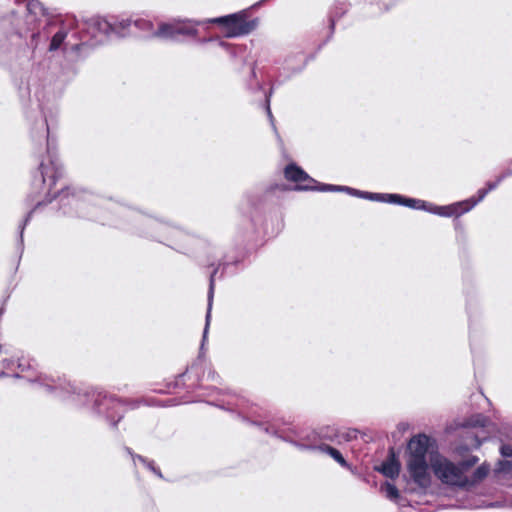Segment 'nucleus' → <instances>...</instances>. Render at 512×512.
<instances>
[{
  "instance_id": "c85d7f7f",
  "label": "nucleus",
  "mask_w": 512,
  "mask_h": 512,
  "mask_svg": "<svg viewBox=\"0 0 512 512\" xmlns=\"http://www.w3.org/2000/svg\"><path fill=\"white\" fill-rule=\"evenodd\" d=\"M8 354L9 351L7 349H3L2 345H0V376L4 375V369H8L10 367V362H8L6 357Z\"/></svg>"
},
{
  "instance_id": "58836bf2",
  "label": "nucleus",
  "mask_w": 512,
  "mask_h": 512,
  "mask_svg": "<svg viewBox=\"0 0 512 512\" xmlns=\"http://www.w3.org/2000/svg\"><path fill=\"white\" fill-rule=\"evenodd\" d=\"M219 45H220V46H226L227 44H226L225 42H223V41H220V42H219Z\"/></svg>"
},
{
  "instance_id": "7ed1b4c3",
  "label": "nucleus",
  "mask_w": 512,
  "mask_h": 512,
  "mask_svg": "<svg viewBox=\"0 0 512 512\" xmlns=\"http://www.w3.org/2000/svg\"><path fill=\"white\" fill-rule=\"evenodd\" d=\"M2 348L9 351V354L6 355V357L8 362H10V367L8 369H4V372L6 370H13L14 366H16L18 371L13 374L15 378H23L29 382L37 383L44 387L48 392H55L57 396L62 399L74 400V395L80 396V393L77 392V388L70 382H67L66 379L61 377L55 378L50 375L42 374L34 376V373L29 371L31 364L28 360L19 357L15 360L12 347L4 345Z\"/></svg>"
},
{
  "instance_id": "f257e3e1",
  "label": "nucleus",
  "mask_w": 512,
  "mask_h": 512,
  "mask_svg": "<svg viewBox=\"0 0 512 512\" xmlns=\"http://www.w3.org/2000/svg\"><path fill=\"white\" fill-rule=\"evenodd\" d=\"M47 133V159H43L39 165L37 172L33 176L32 187L37 191L39 195H43L44 199L39 200L36 203L34 210L42 205H46L52 202L55 197L59 198L60 207L64 213H70V210L66 209V206L74 208L80 216H85L82 211L85 203L90 200L91 196L85 192H72L61 191L58 194H53L52 188L56 184L58 178L62 176V169L58 162V159L52 152V146L49 139V127L46 124Z\"/></svg>"
},
{
  "instance_id": "72a5a7b5",
  "label": "nucleus",
  "mask_w": 512,
  "mask_h": 512,
  "mask_svg": "<svg viewBox=\"0 0 512 512\" xmlns=\"http://www.w3.org/2000/svg\"><path fill=\"white\" fill-rule=\"evenodd\" d=\"M486 421V418L482 417L481 415H478L475 420H471L468 425L471 426H484Z\"/></svg>"
},
{
  "instance_id": "423d86ee",
  "label": "nucleus",
  "mask_w": 512,
  "mask_h": 512,
  "mask_svg": "<svg viewBox=\"0 0 512 512\" xmlns=\"http://www.w3.org/2000/svg\"><path fill=\"white\" fill-rule=\"evenodd\" d=\"M84 396L93 401L94 410L98 414L105 416L112 426H116L123 417V412L125 411L124 404L114 396L108 395L103 391L87 392Z\"/></svg>"
},
{
  "instance_id": "f3484780",
  "label": "nucleus",
  "mask_w": 512,
  "mask_h": 512,
  "mask_svg": "<svg viewBox=\"0 0 512 512\" xmlns=\"http://www.w3.org/2000/svg\"><path fill=\"white\" fill-rule=\"evenodd\" d=\"M490 472V466L486 463L481 464L473 473L472 475H467V487L471 488L482 482L489 474Z\"/></svg>"
},
{
  "instance_id": "ddd939ff",
  "label": "nucleus",
  "mask_w": 512,
  "mask_h": 512,
  "mask_svg": "<svg viewBox=\"0 0 512 512\" xmlns=\"http://www.w3.org/2000/svg\"><path fill=\"white\" fill-rule=\"evenodd\" d=\"M55 27V22H48L42 30H39L31 35L29 46L32 49L33 55L36 54V51L42 48L50 38V35L53 32V28Z\"/></svg>"
},
{
  "instance_id": "f03ea898",
  "label": "nucleus",
  "mask_w": 512,
  "mask_h": 512,
  "mask_svg": "<svg viewBox=\"0 0 512 512\" xmlns=\"http://www.w3.org/2000/svg\"><path fill=\"white\" fill-rule=\"evenodd\" d=\"M120 213L129 217L135 224L137 231L166 244L173 249L189 253L192 251V245L197 242L196 237L183 230L172 227L167 223L161 222L155 218L146 216L138 211H131L121 208Z\"/></svg>"
},
{
  "instance_id": "9d476101",
  "label": "nucleus",
  "mask_w": 512,
  "mask_h": 512,
  "mask_svg": "<svg viewBox=\"0 0 512 512\" xmlns=\"http://www.w3.org/2000/svg\"><path fill=\"white\" fill-rule=\"evenodd\" d=\"M476 205L477 201H470V199L447 206H436L430 203L427 212L444 217H458L470 211Z\"/></svg>"
},
{
  "instance_id": "a211bd4d",
  "label": "nucleus",
  "mask_w": 512,
  "mask_h": 512,
  "mask_svg": "<svg viewBox=\"0 0 512 512\" xmlns=\"http://www.w3.org/2000/svg\"><path fill=\"white\" fill-rule=\"evenodd\" d=\"M512 175V171H503L494 182H488L487 188L478 190V197H471L470 201H477V204L481 202L485 196L488 194V192L496 189L498 185L507 177Z\"/></svg>"
},
{
  "instance_id": "393cba45",
  "label": "nucleus",
  "mask_w": 512,
  "mask_h": 512,
  "mask_svg": "<svg viewBox=\"0 0 512 512\" xmlns=\"http://www.w3.org/2000/svg\"><path fill=\"white\" fill-rule=\"evenodd\" d=\"M429 204L430 203H427V202H425L423 200L414 199V198H408L407 197L404 206L409 207V208H413V209L427 211V208H429Z\"/></svg>"
},
{
  "instance_id": "79ce46f5",
  "label": "nucleus",
  "mask_w": 512,
  "mask_h": 512,
  "mask_svg": "<svg viewBox=\"0 0 512 512\" xmlns=\"http://www.w3.org/2000/svg\"><path fill=\"white\" fill-rule=\"evenodd\" d=\"M228 405H237L236 403L228 402Z\"/></svg>"
},
{
  "instance_id": "1a4fd4ad",
  "label": "nucleus",
  "mask_w": 512,
  "mask_h": 512,
  "mask_svg": "<svg viewBox=\"0 0 512 512\" xmlns=\"http://www.w3.org/2000/svg\"><path fill=\"white\" fill-rule=\"evenodd\" d=\"M85 32L95 44L102 43L112 35V22L102 17H92L85 21Z\"/></svg>"
},
{
  "instance_id": "a878e982",
  "label": "nucleus",
  "mask_w": 512,
  "mask_h": 512,
  "mask_svg": "<svg viewBox=\"0 0 512 512\" xmlns=\"http://www.w3.org/2000/svg\"><path fill=\"white\" fill-rule=\"evenodd\" d=\"M319 437L321 439H326L329 441H336L339 437L338 432L336 429L331 427L322 428L319 432Z\"/></svg>"
},
{
  "instance_id": "9b49d317",
  "label": "nucleus",
  "mask_w": 512,
  "mask_h": 512,
  "mask_svg": "<svg viewBox=\"0 0 512 512\" xmlns=\"http://www.w3.org/2000/svg\"><path fill=\"white\" fill-rule=\"evenodd\" d=\"M284 175L288 181L297 184L298 190H314L313 186L305 184V182L315 183L316 181L296 164L291 163L287 165L284 169Z\"/></svg>"
},
{
  "instance_id": "37998d69",
  "label": "nucleus",
  "mask_w": 512,
  "mask_h": 512,
  "mask_svg": "<svg viewBox=\"0 0 512 512\" xmlns=\"http://www.w3.org/2000/svg\"><path fill=\"white\" fill-rule=\"evenodd\" d=\"M2 313V309H0V314Z\"/></svg>"
},
{
  "instance_id": "f704fd0d",
  "label": "nucleus",
  "mask_w": 512,
  "mask_h": 512,
  "mask_svg": "<svg viewBox=\"0 0 512 512\" xmlns=\"http://www.w3.org/2000/svg\"><path fill=\"white\" fill-rule=\"evenodd\" d=\"M33 211L34 210L29 212V214L25 218L24 222L20 225V240H21V242L23 241V231H24V228H25L26 224L28 223V221L30 220Z\"/></svg>"
},
{
  "instance_id": "e433bc0d",
  "label": "nucleus",
  "mask_w": 512,
  "mask_h": 512,
  "mask_svg": "<svg viewBox=\"0 0 512 512\" xmlns=\"http://www.w3.org/2000/svg\"><path fill=\"white\" fill-rule=\"evenodd\" d=\"M83 45H84V43H81V44H75V45H73V46H72V49H73V50H78V49H79L81 46H83Z\"/></svg>"
},
{
  "instance_id": "ea45409f",
  "label": "nucleus",
  "mask_w": 512,
  "mask_h": 512,
  "mask_svg": "<svg viewBox=\"0 0 512 512\" xmlns=\"http://www.w3.org/2000/svg\"><path fill=\"white\" fill-rule=\"evenodd\" d=\"M265 432H266V433H271L270 428H269V427H266V428H265Z\"/></svg>"
},
{
  "instance_id": "2f4dec72",
  "label": "nucleus",
  "mask_w": 512,
  "mask_h": 512,
  "mask_svg": "<svg viewBox=\"0 0 512 512\" xmlns=\"http://www.w3.org/2000/svg\"><path fill=\"white\" fill-rule=\"evenodd\" d=\"M500 452L504 457H512V446L510 444H502Z\"/></svg>"
},
{
  "instance_id": "412c9836",
  "label": "nucleus",
  "mask_w": 512,
  "mask_h": 512,
  "mask_svg": "<svg viewBox=\"0 0 512 512\" xmlns=\"http://www.w3.org/2000/svg\"><path fill=\"white\" fill-rule=\"evenodd\" d=\"M26 8L29 16L33 17L35 20L45 15V9L38 0H29L26 4Z\"/></svg>"
},
{
  "instance_id": "f8f14e48",
  "label": "nucleus",
  "mask_w": 512,
  "mask_h": 512,
  "mask_svg": "<svg viewBox=\"0 0 512 512\" xmlns=\"http://www.w3.org/2000/svg\"><path fill=\"white\" fill-rule=\"evenodd\" d=\"M297 448L300 450H318L320 452L328 454L330 457H332L337 463H339L342 467H348L347 461L344 459L342 454L339 450L336 448H333L329 445L322 444V445H307L298 441L292 442Z\"/></svg>"
},
{
  "instance_id": "7c9ffc66",
  "label": "nucleus",
  "mask_w": 512,
  "mask_h": 512,
  "mask_svg": "<svg viewBox=\"0 0 512 512\" xmlns=\"http://www.w3.org/2000/svg\"><path fill=\"white\" fill-rule=\"evenodd\" d=\"M511 462L508 460H502L498 462L497 472H508L511 470Z\"/></svg>"
},
{
  "instance_id": "4468645a",
  "label": "nucleus",
  "mask_w": 512,
  "mask_h": 512,
  "mask_svg": "<svg viewBox=\"0 0 512 512\" xmlns=\"http://www.w3.org/2000/svg\"><path fill=\"white\" fill-rule=\"evenodd\" d=\"M384 476L388 478H396L400 472V463L396 458L393 449L390 450L388 458L377 468Z\"/></svg>"
},
{
  "instance_id": "dca6fc26",
  "label": "nucleus",
  "mask_w": 512,
  "mask_h": 512,
  "mask_svg": "<svg viewBox=\"0 0 512 512\" xmlns=\"http://www.w3.org/2000/svg\"><path fill=\"white\" fill-rule=\"evenodd\" d=\"M133 18H121L112 23V34L117 37H126L131 34Z\"/></svg>"
},
{
  "instance_id": "c9c22d12",
  "label": "nucleus",
  "mask_w": 512,
  "mask_h": 512,
  "mask_svg": "<svg viewBox=\"0 0 512 512\" xmlns=\"http://www.w3.org/2000/svg\"><path fill=\"white\" fill-rule=\"evenodd\" d=\"M481 440L478 438V436H474V443L472 444L474 448H479L481 445Z\"/></svg>"
},
{
  "instance_id": "39448f33",
  "label": "nucleus",
  "mask_w": 512,
  "mask_h": 512,
  "mask_svg": "<svg viewBox=\"0 0 512 512\" xmlns=\"http://www.w3.org/2000/svg\"><path fill=\"white\" fill-rule=\"evenodd\" d=\"M429 463L434 475L443 484L467 487V474L462 470L460 463H454L438 453L430 454Z\"/></svg>"
},
{
  "instance_id": "473e14b6",
  "label": "nucleus",
  "mask_w": 512,
  "mask_h": 512,
  "mask_svg": "<svg viewBox=\"0 0 512 512\" xmlns=\"http://www.w3.org/2000/svg\"><path fill=\"white\" fill-rule=\"evenodd\" d=\"M270 97H271V91L266 96V110H267V115H268L272 125H274V123H273V115H272V112H271V109H270ZM273 128L275 129V126H273Z\"/></svg>"
},
{
  "instance_id": "4be33fe9",
  "label": "nucleus",
  "mask_w": 512,
  "mask_h": 512,
  "mask_svg": "<svg viewBox=\"0 0 512 512\" xmlns=\"http://www.w3.org/2000/svg\"><path fill=\"white\" fill-rule=\"evenodd\" d=\"M349 194L353 195V196L360 197V198L372 200V201H378V202H383V200L385 199L384 193L364 192V191L356 190L354 188H350Z\"/></svg>"
},
{
  "instance_id": "aec40b11",
  "label": "nucleus",
  "mask_w": 512,
  "mask_h": 512,
  "mask_svg": "<svg viewBox=\"0 0 512 512\" xmlns=\"http://www.w3.org/2000/svg\"><path fill=\"white\" fill-rule=\"evenodd\" d=\"M133 26L140 32L144 33L147 37L153 38L154 29L153 23L150 20L143 18H133Z\"/></svg>"
},
{
  "instance_id": "0eeeda50",
  "label": "nucleus",
  "mask_w": 512,
  "mask_h": 512,
  "mask_svg": "<svg viewBox=\"0 0 512 512\" xmlns=\"http://www.w3.org/2000/svg\"><path fill=\"white\" fill-rule=\"evenodd\" d=\"M201 24H204V22L190 19L162 22L153 32V38L175 41L180 35L196 36L198 33L196 27Z\"/></svg>"
},
{
  "instance_id": "5701e85b",
  "label": "nucleus",
  "mask_w": 512,
  "mask_h": 512,
  "mask_svg": "<svg viewBox=\"0 0 512 512\" xmlns=\"http://www.w3.org/2000/svg\"><path fill=\"white\" fill-rule=\"evenodd\" d=\"M381 491L385 494V496L388 499L394 502H398V500L400 499L397 487L389 482H386L381 486Z\"/></svg>"
},
{
  "instance_id": "6ab92c4d",
  "label": "nucleus",
  "mask_w": 512,
  "mask_h": 512,
  "mask_svg": "<svg viewBox=\"0 0 512 512\" xmlns=\"http://www.w3.org/2000/svg\"><path fill=\"white\" fill-rule=\"evenodd\" d=\"M216 272H217V270L213 271V273L210 276V281H209L208 311H207V314H206V325H205L204 332H203V341L206 340L207 333H208V326H209V321H210V312H211L212 300H213V295H214V285H215L214 276H215ZM203 345H204V342H202V346Z\"/></svg>"
},
{
  "instance_id": "a19ab883",
  "label": "nucleus",
  "mask_w": 512,
  "mask_h": 512,
  "mask_svg": "<svg viewBox=\"0 0 512 512\" xmlns=\"http://www.w3.org/2000/svg\"><path fill=\"white\" fill-rule=\"evenodd\" d=\"M212 39H203L201 42H207V41H211Z\"/></svg>"
},
{
  "instance_id": "2eb2a0df",
  "label": "nucleus",
  "mask_w": 512,
  "mask_h": 512,
  "mask_svg": "<svg viewBox=\"0 0 512 512\" xmlns=\"http://www.w3.org/2000/svg\"><path fill=\"white\" fill-rule=\"evenodd\" d=\"M68 28L69 26L66 24L61 25L59 28H57V25L55 24L53 32L49 38L50 42L47 48L49 52H54L61 48L68 36Z\"/></svg>"
},
{
  "instance_id": "cd10ccee",
  "label": "nucleus",
  "mask_w": 512,
  "mask_h": 512,
  "mask_svg": "<svg viewBox=\"0 0 512 512\" xmlns=\"http://www.w3.org/2000/svg\"><path fill=\"white\" fill-rule=\"evenodd\" d=\"M314 189H317V190H320L323 192L345 191V192L349 193V191H350V187H348V186H338V185H331V184H322L320 187H314Z\"/></svg>"
},
{
  "instance_id": "c756f323",
  "label": "nucleus",
  "mask_w": 512,
  "mask_h": 512,
  "mask_svg": "<svg viewBox=\"0 0 512 512\" xmlns=\"http://www.w3.org/2000/svg\"><path fill=\"white\" fill-rule=\"evenodd\" d=\"M479 461L477 456H471L470 458L463 460L460 463L462 470L466 474L467 471L473 467Z\"/></svg>"
},
{
  "instance_id": "4c0bfd02",
  "label": "nucleus",
  "mask_w": 512,
  "mask_h": 512,
  "mask_svg": "<svg viewBox=\"0 0 512 512\" xmlns=\"http://www.w3.org/2000/svg\"><path fill=\"white\" fill-rule=\"evenodd\" d=\"M331 29H334L335 19L334 16L331 17Z\"/></svg>"
},
{
  "instance_id": "20e7f679",
  "label": "nucleus",
  "mask_w": 512,
  "mask_h": 512,
  "mask_svg": "<svg viewBox=\"0 0 512 512\" xmlns=\"http://www.w3.org/2000/svg\"><path fill=\"white\" fill-rule=\"evenodd\" d=\"M429 441V437L420 434L412 437L407 447L409 451L407 460L409 474L413 481L421 488H427L431 484L427 462Z\"/></svg>"
},
{
  "instance_id": "6e6552de",
  "label": "nucleus",
  "mask_w": 512,
  "mask_h": 512,
  "mask_svg": "<svg viewBox=\"0 0 512 512\" xmlns=\"http://www.w3.org/2000/svg\"><path fill=\"white\" fill-rule=\"evenodd\" d=\"M204 23H215L224 26L226 36L229 38L249 34L256 27L255 20L247 21L244 12H238L222 17L212 18L203 21Z\"/></svg>"
},
{
  "instance_id": "bb28decb",
  "label": "nucleus",
  "mask_w": 512,
  "mask_h": 512,
  "mask_svg": "<svg viewBox=\"0 0 512 512\" xmlns=\"http://www.w3.org/2000/svg\"><path fill=\"white\" fill-rule=\"evenodd\" d=\"M385 199L383 202L391 203V204H398V205H405V201L407 197H404L399 194H386L384 193Z\"/></svg>"
},
{
  "instance_id": "b1692460",
  "label": "nucleus",
  "mask_w": 512,
  "mask_h": 512,
  "mask_svg": "<svg viewBox=\"0 0 512 512\" xmlns=\"http://www.w3.org/2000/svg\"><path fill=\"white\" fill-rule=\"evenodd\" d=\"M127 452L132 456L133 458V461H135L136 459H138L140 462H142L150 471H152L154 474H156L159 478H162V474L160 472V470L158 468L155 467L154 465V462L153 461H149L147 460L146 458L140 456V455H135L131 452V450L129 448H126Z\"/></svg>"
}]
</instances>
